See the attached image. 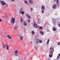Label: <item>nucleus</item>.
Instances as JSON below:
<instances>
[{
    "label": "nucleus",
    "instance_id": "obj_9",
    "mask_svg": "<svg viewBox=\"0 0 60 60\" xmlns=\"http://www.w3.org/2000/svg\"><path fill=\"white\" fill-rule=\"evenodd\" d=\"M56 20V19H52V21L53 22V24L54 25H55L56 24V22H55V21Z\"/></svg>",
    "mask_w": 60,
    "mask_h": 60
},
{
    "label": "nucleus",
    "instance_id": "obj_30",
    "mask_svg": "<svg viewBox=\"0 0 60 60\" xmlns=\"http://www.w3.org/2000/svg\"><path fill=\"white\" fill-rule=\"evenodd\" d=\"M59 58V56H58L57 58V59H58Z\"/></svg>",
    "mask_w": 60,
    "mask_h": 60
},
{
    "label": "nucleus",
    "instance_id": "obj_39",
    "mask_svg": "<svg viewBox=\"0 0 60 60\" xmlns=\"http://www.w3.org/2000/svg\"><path fill=\"white\" fill-rule=\"evenodd\" d=\"M14 1V0H11V1Z\"/></svg>",
    "mask_w": 60,
    "mask_h": 60
},
{
    "label": "nucleus",
    "instance_id": "obj_36",
    "mask_svg": "<svg viewBox=\"0 0 60 60\" xmlns=\"http://www.w3.org/2000/svg\"><path fill=\"white\" fill-rule=\"evenodd\" d=\"M28 20V21L29 22H30V20Z\"/></svg>",
    "mask_w": 60,
    "mask_h": 60
},
{
    "label": "nucleus",
    "instance_id": "obj_5",
    "mask_svg": "<svg viewBox=\"0 0 60 60\" xmlns=\"http://www.w3.org/2000/svg\"><path fill=\"white\" fill-rule=\"evenodd\" d=\"M12 21L13 24L14 23L15 21V18H12Z\"/></svg>",
    "mask_w": 60,
    "mask_h": 60
},
{
    "label": "nucleus",
    "instance_id": "obj_21",
    "mask_svg": "<svg viewBox=\"0 0 60 60\" xmlns=\"http://www.w3.org/2000/svg\"><path fill=\"white\" fill-rule=\"evenodd\" d=\"M39 29H42L43 27H42V26H40L39 27Z\"/></svg>",
    "mask_w": 60,
    "mask_h": 60
},
{
    "label": "nucleus",
    "instance_id": "obj_6",
    "mask_svg": "<svg viewBox=\"0 0 60 60\" xmlns=\"http://www.w3.org/2000/svg\"><path fill=\"white\" fill-rule=\"evenodd\" d=\"M52 7L53 9H56V4H54L53 5Z\"/></svg>",
    "mask_w": 60,
    "mask_h": 60
},
{
    "label": "nucleus",
    "instance_id": "obj_42",
    "mask_svg": "<svg viewBox=\"0 0 60 60\" xmlns=\"http://www.w3.org/2000/svg\"><path fill=\"white\" fill-rule=\"evenodd\" d=\"M54 0V1H56V0Z\"/></svg>",
    "mask_w": 60,
    "mask_h": 60
},
{
    "label": "nucleus",
    "instance_id": "obj_41",
    "mask_svg": "<svg viewBox=\"0 0 60 60\" xmlns=\"http://www.w3.org/2000/svg\"><path fill=\"white\" fill-rule=\"evenodd\" d=\"M2 17L3 18H4V16H2Z\"/></svg>",
    "mask_w": 60,
    "mask_h": 60
},
{
    "label": "nucleus",
    "instance_id": "obj_10",
    "mask_svg": "<svg viewBox=\"0 0 60 60\" xmlns=\"http://www.w3.org/2000/svg\"><path fill=\"white\" fill-rule=\"evenodd\" d=\"M26 15L27 17H28V19H31V17H30V16L29 15L27 14Z\"/></svg>",
    "mask_w": 60,
    "mask_h": 60
},
{
    "label": "nucleus",
    "instance_id": "obj_29",
    "mask_svg": "<svg viewBox=\"0 0 60 60\" xmlns=\"http://www.w3.org/2000/svg\"><path fill=\"white\" fill-rule=\"evenodd\" d=\"M6 7H8V5L7 4H5Z\"/></svg>",
    "mask_w": 60,
    "mask_h": 60
},
{
    "label": "nucleus",
    "instance_id": "obj_38",
    "mask_svg": "<svg viewBox=\"0 0 60 60\" xmlns=\"http://www.w3.org/2000/svg\"><path fill=\"white\" fill-rule=\"evenodd\" d=\"M31 44H33V42H31Z\"/></svg>",
    "mask_w": 60,
    "mask_h": 60
},
{
    "label": "nucleus",
    "instance_id": "obj_2",
    "mask_svg": "<svg viewBox=\"0 0 60 60\" xmlns=\"http://www.w3.org/2000/svg\"><path fill=\"white\" fill-rule=\"evenodd\" d=\"M1 3V4L2 5H4L6 4V3L4 2L3 1H0Z\"/></svg>",
    "mask_w": 60,
    "mask_h": 60
},
{
    "label": "nucleus",
    "instance_id": "obj_7",
    "mask_svg": "<svg viewBox=\"0 0 60 60\" xmlns=\"http://www.w3.org/2000/svg\"><path fill=\"white\" fill-rule=\"evenodd\" d=\"M53 56V52H51L50 53L49 55V56L50 57H52Z\"/></svg>",
    "mask_w": 60,
    "mask_h": 60
},
{
    "label": "nucleus",
    "instance_id": "obj_28",
    "mask_svg": "<svg viewBox=\"0 0 60 60\" xmlns=\"http://www.w3.org/2000/svg\"><path fill=\"white\" fill-rule=\"evenodd\" d=\"M59 1L58 0H57V4H58Z\"/></svg>",
    "mask_w": 60,
    "mask_h": 60
},
{
    "label": "nucleus",
    "instance_id": "obj_13",
    "mask_svg": "<svg viewBox=\"0 0 60 60\" xmlns=\"http://www.w3.org/2000/svg\"><path fill=\"white\" fill-rule=\"evenodd\" d=\"M42 10H44L45 9V7L44 5L42 6Z\"/></svg>",
    "mask_w": 60,
    "mask_h": 60
},
{
    "label": "nucleus",
    "instance_id": "obj_8",
    "mask_svg": "<svg viewBox=\"0 0 60 60\" xmlns=\"http://www.w3.org/2000/svg\"><path fill=\"white\" fill-rule=\"evenodd\" d=\"M7 37L8 38H9V39H12V38L11 37V36L8 35L7 36Z\"/></svg>",
    "mask_w": 60,
    "mask_h": 60
},
{
    "label": "nucleus",
    "instance_id": "obj_31",
    "mask_svg": "<svg viewBox=\"0 0 60 60\" xmlns=\"http://www.w3.org/2000/svg\"><path fill=\"white\" fill-rule=\"evenodd\" d=\"M30 9H31V11H33V8H31Z\"/></svg>",
    "mask_w": 60,
    "mask_h": 60
},
{
    "label": "nucleus",
    "instance_id": "obj_3",
    "mask_svg": "<svg viewBox=\"0 0 60 60\" xmlns=\"http://www.w3.org/2000/svg\"><path fill=\"white\" fill-rule=\"evenodd\" d=\"M34 28H37L38 27V25L35 23L34 25Z\"/></svg>",
    "mask_w": 60,
    "mask_h": 60
},
{
    "label": "nucleus",
    "instance_id": "obj_14",
    "mask_svg": "<svg viewBox=\"0 0 60 60\" xmlns=\"http://www.w3.org/2000/svg\"><path fill=\"white\" fill-rule=\"evenodd\" d=\"M52 30L54 31H56V28L55 27H53L52 28Z\"/></svg>",
    "mask_w": 60,
    "mask_h": 60
},
{
    "label": "nucleus",
    "instance_id": "obj_22",
    "mask_svg": "<svg viewBox=\"0 0 60 60\" xmlns=\"http://www.w3.org/2000/svg\"><path fill=\"white\" fill-rule=\"evenodd\" d=\"M14 56H19V55H18L17 54H16V53H15V54Z\"/></svg>",
    "mask_w": 60,
    "mask_h": 60
},
{
    "label": "nucleus",
    "instance_id": "obj_16",
    "mask_svg": "<svg viewBox=\"0 0 60 60\" xmlns=\"http://www.w3.org/2000/svg\"><path fill=\"white\" fill-rule=\"evenodd\" d=\"M23 25L24 26H26L27 25V23L25 22H24L23 23Z\"/></svg>",
    "mask_w": 60,
    "mask_h": 60
},
{
    "label": "nucleus",
    "instance_id": "obj_37",
    "mask_svg": "<svg viewBox=\"0 0 60 60\" xmlns=\"http://www.w3.org/2000/svg\"><path fill=\"white\" fill-rule=\"evenodd\" d=\"M19 60H22V59H19Z\"/></svg>",
    "mask_w": 60,
    "mask_h": 60
},
{
    "label": "nucleus",
    "instance_id": "obj_24",
    "mask_svg": "<svg viewBox=\"0 0 60 60\" xmlns=\"http://www.w3.org/2000/svg\"><path fill=\"white\" fill-rule=\"evenodd\" d=\"M24 2L25 4H27V1H26L25 0Z\"/></svg>",
    "mask_w": 60,
    "mask_h": 60
},
{
    "label": "nucleus",
    "instance_id": "obj_12",
    "mask_svg": "<svg viewBox=\"0 0 60 60\" xmlns=\"http://www.w3.org/2000/svg\"><path fill=\"white\" fill-rule=\"evenodd\" d=\"M14 28L15 30H18L19 29L18 28L16 27H14Z\"/></svg>",
    "mask_w": 60,
    "mask_h": 60
},
{
    "label": "nucleus",
    "instance_id": "obj_26",
    "mask_svg": "<svg viewBox=\"0 0 60 60\" xmlns=\"http://www.w3.org/2000/svg\"><path fill=\"white\" fill-rule=\"evenodd\" d=\"M21 14H24V12L23 11H22Z\"/></svg>",
    "mask_w": 60,
    "mask_h": 60
},
{
    "label": "nucleus",
    "instance_id": "obj_4",
    "mask_svg": "<svg viewBox=\"0 0 60 60\" xmlns=\"http://www.w3.org/2000/svg\"><path fill=\"white\" fill-rule=\"evenodd\" d=\"M18 36H20V39L21 40H23V37L20 34H19L18 35Z\"/></svg>",
    "mask_w": 60,
    "mask_h": 60
},
{
    "label": "nucleus",
    "instance_id": "obj_25",
    "mask_svg": "<svg viewBox=\"0 0 60 60\" xmlns=\"http://www.w3.org/2000/svg\"><path fill=\"white\" fill-rule=\"evenodd\" d=\"M7 49H9V46H8V45H7Z\"/></svg>",
    "mask_w": 60,
    "mask_h": 60
},
{
    "label": "nucleus",
    "instance_id": "obj_18",
    "mask_svg": "<svg viewBox=\"0 0 60 60\" xmlns=\"http://www.w3.org/2000/svg\"><path fill=\"white\" fill-rule=\"evenodd\" d=\"M49 41H50V40L49 39H48L47 42V45H48V44H49Z\"/></svg>",
    "mask_w": 60,
    "mask_h": 60
},
{
    "label": "nucleus",
    "instance_id": "obj_1",
    "mask_svg": "<svg viewBox=\"0 0 60 60\" xmlns=\"http://www.w3.org/2000/svg\"><path fill=\"white\" fill-rule=\"evenodd\" d=\"M35 43H42V41L40 40L39 39H37L35 40Z\"/></svg>",
    "mask_w": 60,
    "mask_h": 60
},
{
    "label": "nucleus",
    "instance_id": "obj_34",
    "mask_svg": "<svg viewBox=\"0 0 60 60\" xmlns=\"http://www.w3.org/2000/svg\"><path fill=\"white\" fill-rule=\"evenodd\" d=\"M21 12H22V11H20V14H21Z\"/></svg>",
    "mask_w": 60,
    "mask_h": 60
},
{
    "label": "nucleus",
    "instance_id": "obj_23",
    "mask_svg": "<svg viewBox=\"0 0 60 60\" xmlns=\"http://www.w3.org/2000/svg\"><path fill=\"white\" fill-rule=\"evenodd\" d=\"M6 45H4L3 46V48H5V47H6Z\"/></svg>",
    "mask_w": 60,
    "mask_h": 60
},
{
    "label": "nucleus",
    "instance_id": "obj_20",
    "mask_svg": "<svg viewBox=\"0 0 60 60\" xmlns=\"http://www.w3.org/2000/svg\"><path fill=\"white\" fill-rule=\"evenodd\" d=\"M20 20L21 22H22L23 21V19L22 18V17H21L20 18Z\"/></svg>",
    "mask_w": 60,
    "mask_h": 60
},
{
    "label": "nucleus",
    "instance_id": "obj_19",
    "mask_svg": "<svg viewBox=\"0 0 60 60\" xmlns=\"http://www.w3.org/2000/svg\"><path fill=\"white\" fill-rule=\"evenodd\" d=\"M31 33L33 35H34V31H32V32H31Z\"/></svg>",
    "mask_w": 60,
    "mask_h": 60
},
{
    "label": "nucleus",
    "instance_id": "obj_35",
    "mask_svg": "<svg viewBox=\"0 0 60 60\" xmlns=\"http://www.w3.org/2000/svg\"><path fill=\"white\" fill-rule=\"evenodd\" d=\"M1 20H2V19H0V22H1Z\"/></svg>",
    "mask_w": 60,
    "mask_h": 60
},
{
    "label": "nucleus",
    "instance_id": "obj_11",
    "mask_svg": "<svg viewBox=\"0 0 60 60\" xmlns=\"http://www.w3.org/2000/svg\"><path fill=\"white\" fill-rule=\"evenodd\" d=\"M29 2L30 4H33V1L32 0H30Z\"/></svg>",
    "mask_w": 60,
    "mask_h": 60
},
{
    "label": "nucleus",
    "instance_id": "obj_32",
    "mask_svg": "<svg viewBox=\"0 0 60 60\" xmlns=\"http://www.w3.org/2000/svg\"><path fill=\"white\" fill-rule=\"evenodd\" d=\"M52 47H50V50L52 49Z\"/></svg>",
    "mask_w": 60,
    "mask_h": 60
},
{
    "label": "nucleus",
    "instance_id": "obj_17",
    "mask_svg": "<svg viewBox=\"0 0 60 60\" xmlns=\"http://www.w3.org/2000/svg\"><path fill=\"white\" fill-rule=\"evenodd\" d=\"M15 54H18L19 53V51L17 50H16L15 51Z\"/></svg>",
    "mask_w": 60,
    "mask_h": 60
},
{
    "label": "nucleus",
    "instance_id": "obj_27",
    "mask_svg": "<svg viewBox=\"0 0 60 60\" xmlns=\"http://www.w3.org/2000/svg\"><path fill=\"white\" fill-rule=\"evenodd\" d=\"M41 12L42 13H44V11H43V10H42V11Z\"/></svg>",
    "mask_w": 60,
    "mask_h": 60
},
{
    "label": "nucleus",
    "instance_id": "obj_15",
    "mask_svg": "<svg viewBox=\"0 0 60 60\" xmlns=\"http://www.w3.org/2000/svg\"><path fill=\"white\" fill-rule=\"evenodd\" d=\"M40 33H41V34L43 35L44 34V32H43L42 31H40Z\"/></svg>",
    "mask_w": 60,
    "mask_h": 60
},
{
    "label": "nucleus",
    "instance_id": "obj_40",
    "mask_svg": "<svg viewBox=\"0 0 60 60\" xmlns=\"http://www.w3.org/2000/svg\"><path fill=\"white\" fill-rule=\"evenodd\" d=\"M59 56H60V53L59 54Z\"/></svg>",
    "mask_w": 60,
    "mask_h": 60
},
{
    "label": "nucleus",
    "instance_id": "obj_33",
    "mask_svg": "<svg viewBox=\"0 0 60 60\" xmlns=\"http://www.w3.org/2000/svg\"><path fill=\"white\" fill-rule=\"evenodd\" d=\"M58 26H59V27H60V24H59L58 25Z\"/></svg>",
    "mask_w": 60,
    "mask_h": 60
}]
</instances>
